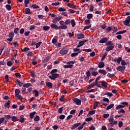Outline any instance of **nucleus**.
Returning a JSON list of instances; mask_svg holds the SVG:
<instances>
[{"label":"nucleus","instance_id":"obj_1","mask_svg":"<svg viewBox=\"0 0 130 130\" xmlns=\"http://www.w3.org/2000/svg\"><path fill=\"white\" fill-rule=\"evenodd\" d=\"M59 24L60 26H58L56 24H52L50 25V27L52 29H55V30H58V29H61V30H65L66 29H68V26L64 24V21H60Z\"/></svg>","mask_w":130,"mask_h":130},{"label":"nucleus","instance_id":"obj_2","mask_svg":"<svg viewBox=\"0 0 130 130\" xmlns=\"http://www.w3.org/2000/svg\"><path fill=\"white\" fill-rule=\"evenodd\" d=\"M106 45H107V47L106 49V50L107 51H110V50H112L114 48V44L111 41H108L106 43Z\"/></svg>","mask_w":130,"mask_h":130},{"label":"nucleus","instance_id":"obj_3","mask_svg":"<svg viewBox=\"0 0 130 130\" xmlns=\"http://www.w3.org/2000/svg\"><path fill=\"white\" fill-rule=\"evenodd\" d=\"M75 62H76V61H70L69 62H67V65H64L63 66V68L64 69H72V68L74 67V64H75Z\"/></svg>","mask_w":130,"mask_h":130},{"label":"nucleus","instance_id":"obj_4","mask_svg":"<svg viewBox=\"0 0 130 130\" xmlns=\"http://www.w3.org/2000/svg\"><path fill=\"white\" fill-rule=\"evenodd\" d=\"M20 89H16L15 90V97L18 99V100H22L23 99V97L21 94H20Z\"/></svg>","mask_w":130,"mask_h":130},{"label":"nucleus","instance_id":"obj_5","mask_svg":"<svg viewBox=\"0 0 130 130\" xmlns=\"http://www.w3.org/2000/svg\"><path fill=\"white\" fill-rule=\"evenodd\" d=\"M109 121L110 123L108 124V126H113L115 124H117V121L114 120L113 117H110Z\"/></svg>","mask_w":130,"mask_h":130},{"label":"nucleus","instance_id":"obj_6","mask_svg":"<svg viewBox=\"0 0 130 130\" xmlns=\"http://www.w3.org/2000/svg\"><path fill=\"white\" fill-rule=\"evenodd\" d=\"M49 79L51 80H55L57 78H59V74L57 73H51V75L49 76Z\"/></svg>","mask_w":130,"mask_h":130},{"label":"nucleus","instance_id":"obj_7","mask_svg":"<svg viewBox=\"0 0 130 130\" xmlns=\"http://www.w3.org/2000/svg\"><path fill=\"white\" fill-rule=\"evenodd\" d=\"M14 36H15V34L14 33V32L9 33V35L8 36V37H9V38L7 39V41H13V38H14Z\"/></svg>","mask_w":130,"mask_h":130},{"label":"nucleus","instance_id":"obj_8","mask_svg":"<svg viewBox=\"0 0 130 130\" xmlns=\"http://www.w3.org/2000/svg\"><path fill=\"white\" fill-rule=\"evenodd\" d=\"M124 70H125V67L124 66H119L116 67V70L119 71V72H121V73H123Z\"/></svg>","mask_w":130,"mask_h":130},{"label":"nucleus","instance_id":"obj_9","mask_svg":"<svg viewBox=\"0 0 130 130\" xmlns=\"http://www.w3.org/2000/svg\"><path fill=\"white\" fill-rule=\"evenodd\" d=\"M112 60L113 61H114V62H117L118 64H120V62L122 60V58L121 57H119L118 58L113 59Z\"/></svg>","mask_w":130,"mask_h":130},{"label":"nucleus","instance_id":"obj_10","mask_svg":"<svg viewBox=\"0 0 130 130\" xmlns=\"http://www.w3.org/2000/svg\"><path fill=\"white\" fill-rule=\"evenodd\" d=\"M59 53L62 55L67 54V53H68V49L67 48H63L60 50Z\"/></svg>","mask_w":130,"mask_h":130},{"label":"nucleus","instance_id":"obj_11","mask_svg":"<svg viewBox=\"0 0 130 130\" xmlns=\"http://www.w3.org/2000/svg\"><path fill=\"white\" fill-rule=\"evenodd\" d=\"M74 103H76V105H81V103H82V101L79 100V99H74L72 100Z\"/></svg>","mask_w":130,"mask_h":130},{"label":"nucleus","instance_id":"obj_12","mask_svg":"<svg viewBox=\"0 0 130 130\" xmlns=\"http://www.w3.org/2000/svg\"><path fill=\"white\" fill-rule=\"evenodd\" d=\"M130 23V16H128L125 21H123V24L125 26H128Z\"/></svg>","mask_w":130,"mask_h":130},{"label":"nucleus","instance_id":"obj_13","mask_svg":"<svg viewBox=\"0 0 130 130\" xmlns=\"http://www.w3.org/2000/svg\"><path fill=\"white\" fill-rule=\"evenodd\" d=\"M61 20V16H58L55 18V19L52 20V22L54 23V24L57 23V22H59Z\"/></svg>","mask_w":130,"mask_h":130},{"label":"nucleus","instance_id":"obj_14","mask_svg":"<svg viewBox=\"0 0 130 130\" xmlns=\"http://www.w3.org/2000/svg\"><path fill=\"white\" fill-rule=\"evenodd\" d=\"M81 124V123H76L75 124H74L72 125V126L71 127V129H75V128H77V127H78V126H80Z\"/></svg>","mask_w":130,"mask_h":130},{"label":"nucleus","instance_id":"obj_15","mask_svg":"<svg viewBox=\"0 0 130 130\" xmlns=\"http://www.w3.org/2000/svg\"><path fill=\"white\" fill-rule=\"evenodd\" d=\"M108 41V39L107 38H104L100 40V43H105Z\"/></svg>","mask_w":130,"mask_h":130},{"label":"nucleus","instance_id":"obj_16","mask_svg":"<svg viewBox=\"0 0 130 130\" xmlns=\"http://www.w3.org/2000/svg\"><path fill=\"white\" fill-rule=\"evenodd\" d=\"M122 108H124V105H118L116 106V110H120V109H122Z\"/></svg>","mask_w":130,"mask_h":130},{"label":"nucleus","instance_id":"obj_17","mask_svg":"<svg viewBox=\"0 0 130 130\" xmlns=\"http://www.w3.org/2000/svg\"><path fill=\"white\" fill-rule=\"evenodd\" d=\"M99 74H102V75H104L105 76L107 74V72L105 70H99Z\"/></svg>","mask_w":130,"mask_h":130},{"label":"nucleus","instance_id":"obj_18","mask_svg":"<svg viewBox=\"0 0 130 130\" xmlns=\"http://www.w3.org/2000/svg\"><path fill=\"white\" fill-rule=\"evenodd\" d=\"M104 67H105V64H104V62H100L98 64V68L99 69H103Z\"/></svg>","mask_w":130,"mask_h":130},{"label":"nucleus","instance_id":"obj_19","mask_svg":"<svg viewBox=\"0 0 130 130\" xmlns=\"http://www.w3.org/2000/svg\"><path fill=\"white\" fill-rule=\"evenodd\" d=\"M100 83H101L103 87H104V88H107V83L105 81H101Z\"/></svg>","mask_w":130,"mask_h":130},{"label":"nucleus","instance_id":"obj_20","mask_svg":"<svg viewBox=\"0 0 130 130\" xmlns=\"http://www.w3.org/2000/svg\"><path fill=\"white\" fill-rule=\"evenodd\" d=\"M32 93L35 94V97H38L39 96V92L36 89L32 90Z\"/></svg>","mask_w":130,"mask_h":130},{"label":"nucleus","instance_id":"obj_21","mask_svg":"<svg viewBox=\"0 0 130 130\" xmlns=\"http://www.w3.org/2000/svg\"><path fill=\"white\" fill-rule=\"evenodd\" d=\"M23 88H29V87H32L31 83H25L23 85Z\"/></svg>","mask_w":130,"mask_h":130},{"label":"nucleus","instance_id":"obj_22","mask_svg":"<svg viewBox=\"0 0 130 130\" xmlns=\"http://www.w3.org/2000/svg\"><path fill=\"white\" fill-rule=\"evenodd\" d=\"M11 119L12 121H14V122H16V121H19V119L15 116H12L11 117Z\"/></svg>","mask_w":130,"mask_h":130},{"label":"nucleus","instance_id":"obj_23","mask_svg":"<svg viewBox=\"0 0 130 130\" xmlns=\"http://www.w3.org/2000/svg\"><path fill=\"white\" fill-rule=\"evenodd\" d=\"M85 37V35L83 34H78L77 35V39H83Z\"/></svg>","mask_w":130,"mask_h":130},{"label":"nucleus","instance_id":"obj_24","mask_svg":"<svg viewBox=\"0 0 130 130\" xmlns=\"http://www.w3.org/2000/svg\"><path fill=\"white\" fill-rule=\"evenodd\" d=\"M86 124V122H83L82 124H80V126L78 127V129L81 130L82 129V128H84V126Z\"/></svg>","mask_w":130,"mask_h":130},{"label":"nucleus","instance_id":"obj_25","mask_svg":"<svg viewBox=\"0 0 130 130\" xmlns=\"http://www.w3.org/2000/svg\"><path fill=\"white\" fill-rule=\"evenodd\" d=\"M67 6L70 8V9H76V6L71 3H69Z\"/></svg>","mask_w":130,"mask_h":130},{"label":"nucleus","instance_id":"obj_26","mask_svg":"<svg viewBox=\"0 0 130 130\" xmlns=\"http://www.w3.org/2000/svg\"><path fill=\"white\" fill-rule=\"evenodd\" d=\"M19 121L21 123H23V122H24V121H25V118H24V116L23 115H21L20 117V118H19Z\"/></svg>","mask_w":130,"mask_h":130},{"label":"nucleus","instance_id":"obj_27","mask_svg":"<svg viewBox=\"0 0 130 130\" xmlns=\"http://www.w3.org/2000/svg\"><path fill=\"white\" fill-rule=\"evenodd\" d=\"M50 59V56H47L45 58V59L43 60V63H45V62H47Z\"/></svg>","mask_w":130,"mask_h":130},{"label":"nucleus","instance_id":"obj_28","mask_svg":"<svg viewBox=\"0 0 130 130\" xmlns=\"http://www.w3.org/2000/svg\"><path fill=\"white\" fill-rule=\"evenodd\" d=\"M36 112H32L31 113H30L29 114V118H31V119H32V118H33L34 117V115H35V114H36Z\"/></svg>","mask_w":130,"mask_h":130},{"label":"nucleus","instance_id":"obj_29","mask_svg":"<svg viewBox=\"0 0 130 130\" xmlns=\"http://www.w3.org/2000/svg\"><path fill=\"white\" fill-rule=\"evenodd\" d=\"M71 19H66L65 22H64V25H69L71 24Z\"/></svg>","mask_w":130,"mask_h":130},{"label":"nucleus","instance_id":"obj_30","mask_svg":"<svg viewBox=\"0 0 130 130\" xmlns=\"http://www.w3.org/2000/svg\"><path fill=\"white\" fill-rule=\"evenodd\" d=\"M114 106V104H111L110 105H109L107 108H106V110H109V109H111V108H113V107Z\"/></svg>","mask_w":130,"mask_h":130},{"label":"nucleus","instance_id":"obj_31","mask_svg":"<svg viewBox=\"0 0 130 130\" xmlns=\"http://www.w3.org/2000/svg\"><path fill=\"white\" fill-rule=\"evenodd\" d=\"M98 104H99V102H95L93 104V109H96L98 107Z\"/></svg>","mask_w":130,"mask_h":130},{"label":"nucleus","instance_id":"obj_32","mask_svg":"<svg viewBox=\"0 0 130 130\" xmlns=\"http://www.w3.org/2000/svg\"><path fill=\"white\" fill-rule=\"evenodd\" d=\"M10 101H8V102H7L6 103H5V104L4 105L5 107H6V108H10Z\"/></svg>","mask_w":130,"mask_h":130},{"label":"nucleus","instance_id":"obj_33","mask_svg":"<svg viewBox=\"0 0 130 130\" xmlns=\"http://www.w3.org/2000/svg\"><path fill=\"white\" fill-rule=\"evenodd\" d=\"M46 86H47V87H48V88H52V87H53L52 83H51V82H47V83H46Z\"/></svg>","mask_w":130,"mask_h":130},{"label":"nucleus","instance_id":"obj_34","mask_svg":"<svg viewBox=\"0 0 130 130\" xmlns=\"http://www.w3.org/2000/svg\"><path fill=\"white\" fill-rule=\"evenodd\" d=\"M81 51H80L78 53H77V52L73 53L71 54L72 57H75V56H77V55H78V54H79V53H80V52H81Z\"/></svg>","mask_w":130,"mask_h":130},{"label":"nucleus","instance_id":"obj_35","mask_svg":"<svg viewBox=\"0 0 130 130\" xmlns=\"http://www.w3.org/2000/svg\"><path fill=\"white\" fill-rule=\"evenodd\" d=\"M25 14H28L31 13V10L29 8H26L25 10Z\"/></svg>","mask_w":130,"mask_h":130},{"label":"nucleus","instance_id":"obj_36","mask_svg":"<svg viewBox=\"0 0 130 130\" xmlns=\"http://www.w3.org/2000/svg\"><path fill=\"white\" fill-rule=\"evenodd\" d=\"M71 23L72 27H74L75 26H76V22L75 21L74 19L71 20Z\"/></svg>","mask_w":130,"mask_h":130},{"label":"nucleus","instance_id":"obj_37","mask_svg":"<svg viewBox=\"0 0 130 130\" xmlns=\"http://www.w3.org/2000/svg\"><path fill=\"white\" fill-rule=\"evenodd\" d=\"M105 95H107V96H109V97H112V96H113V94L109 92H107L105 93Z\"/></svg>","mask_w":130,"mask_h":130},{"label":"nucleus","instance_id":"obj_38","mask_svg":"<svg viewBox=\"0 0 130 130\" xmlns=\"http://www.w3.org/2000/svg\"><path fill=\"white\" fill-rule=\"evenodd\" d=\"M40 120V117L39 116L37 115L35 118H34V121H39Z\"/></svg>","mask_w":130,"mask_h":130},{"label":"nucleus","instance_id":"obj_39","mask_svg":"<svg viewBox=\"0 0 130 130\" xmlns=\"http://www.w3.org/2000/svg\"><path fill=\"white\" fill-rule=\"evenodd\" d=\"M93 18V14H88L87 15V19H88V20H90V19H92Z\"/></svg>","mask_w":130,"mask_h":130},{"label":"nucleus","instance_id":"obj_40","mask_svg":"<svg viewBox=\"0 0 130 130\" xmlns=\"http://www.w3.org/2000/svg\"><path fill=\"white\" fill-rule=\"evenodd\" d=\"M58 11H59V12H65V11H67V9L66 8L60 7L58 8Z\"/></svg>","mask_w":130,"mask_h":130},{"label":"nucleus","instance_id":"obj_41","mask_svg":"<svg viewBox=\"0 0 130 130\" xmlns=\"http://www.w3.org/2000/svg\"><path fill=\"white\" fill-rule=\"evenodd\" d=\"M6 8L7 9V10H8V11L12 10V7L10 5H6Z\"/></svg>","mask_w":130,"mask_h":130},{"label":"nucleus","instance_id":"obj_42","mask_svg":"<svg viewBox=\"0 0 130 130\" xmlns=\"http://www.w3.org/2000/svg\"><path fill=\"white\" fill-rule=\"evenodd\" d=\"M50 28V27L48 26H44L43 27V30H44V31H47V30H49V29Z\"/></svg>","mask_w":130,"mask_h":130},{"label":"nucleus","instance_id":"obj_43","mask_svg":"<svg viewBox=\"0 0 130 130\" xmlns=\"http://www.w3.org/2000/svg\"><path fill=\"white\" fill-rule=\"evenodd\" d=\"M126 32V30H122V31H118L116 33V35H118L119 34H124V33H125Z\"/></svg>","mask_w":130,"mask_h":130},{"label":"nucleus","instance_id":"obj_44","mask_svg":"<svg viewBox=\"0 0 130 130\" xmlns=\"http://www.w3.org/2000/svg\"><path fill=\"white\" fill-rule=\"evenodd\" d=\"M107 76L109 78H113V77H114V76H115V75H114V74L108 73Z\"/></svg>","mask_w":130,"mask_h":130},{"label":"nucleus","instance_id":"obj_45","mask_svg":"<svg viewBox=\"0 0 130 130\" xmlns=\"http://www.w3.org/2000/svg\"><path fill=\"white\" fill-rule=\"evenodd\" d=\"M33 55H34V53H33L32 52H29L27 54V56L28 58H30V57H31V56H33Z\"/></svg>","mask_w":130,"mask_h":130},{"label":"nucleus","instance_id":"obj_46","mask_svg":"<svg viewBox=\"0 0 130 130\" xmlns=\"http://www.w3.org/2000/svg\"><path fill=\"white\" fill-rule=\"evenodd\" d=\"M31 8H32L33 9H39V6L38 5L34 4L31 6Z\"/></svg>","mask_w":130,"mask_h":130},{"label":"nucleus","instance_id":"obj_47","mask_svg":"<svg viewBox=\"0 0 130 130\" xmlns=\"http://www.w3.org/2000/svg\"><path fill=\"white\" fill-rule=\"evenodd\" d=\"M20 29H19V28H15L14 29V33H15V34H18V33H19V30Z\"/></svg>","mask_w":130,"mask_h":130},{"label":"nucleus","instance_id":"obj_48","mask_svg":"<svg viewBox=\"0 0 130 130\" xmlns=\"http://www.w3.org/2000/svg\"><path fill=\"white\" fill-rule=\"evenodd\" d=\"M118 113H125V111L123 109H121L120 110L118 111Z\"/></svg>","mask_w":130,"mask_h":130},{"label":"nucleus","instance_id":"obj_49","mask_svg":"<svg viewBox=\"0 0 130 130\" xmlns=\"http://www.w3.org/2000/svg\"><path fill=\"white\" fill-rule=\"evenodd\" d=\"M107 55V53L106 52L104 54H103V57H102L101 60L103 61L104 59H105V57H106V56Z\"/></svg>","mask_w":130,"mask_h":130},{"label":"nucleus","instance_id":"obj_50","mask_svg":"<svg viewBox=\"0 0 130 130\" xmlns=\"http://www.w3.org/2000/svg\"><path fill=\"white\" fill-rule=\"evenodd\" d=\"M41 43H42V42L37 43L36 45V48H38L40 46V45H41Z\"/></svg>","mask_w":130,"mask_h":130},{"label":"nucleus","instance_id":"obj_51","mask_svg":"<svg viewBox=\"0 0 130 130\" xmlns=\"http://www.w3.org/2000/svg\"><path fill=\"white\" fill-rule=\"evenodd\" d=\"M56 42H57V39L53 38L52 40V43H53V44H55Z\"/></svg>","mask_w":130,"mask_h":130},{"label":"nucleus","instance_id":"obj_52","mask_svg":"<svg viewBox=\"0 0 130 130\" xmlns=\"http://www.w3.org/2000/svg\"><path fill=\"white\" fill-rule=\"evenodd\" d=\"M60 101H61V102H63V101H64L65 99H64V95H61V98L59 99Z\"/></svg>","mask_w":130,"mask_h":130},{"label":"nucleus","instance_id":"obj_53","mask_svg":"<svg viewBox=\"0 0 130 130\" xmlns=\"http://www.w3.org/2000/svg\"><path fill=\"white\" fill-rule=\"evenodd\" d=\"M97 84H95V82L91 83L89 85V88H93L94 86H96Z\"/></svg>","mask_w":130,"mask_h":130},{"label":"nucleus","instance_id":"obj_54","mask_svg":"<svg viewBox=\"0 0 130 130\" xmlns=\"http://www.w3.org/2000/svg\"><path fill=\"white\" fill-rule=\"evenodd\" d=\"M98 75V73L97 72L93 71L92 72V76L93 77H96Z\"/></svg>","mask_w":130,"mask_h":130},{"label":"nucleus","instance_id":"obj_55","mask_svg":"<svg viewBox=\"0 0 130 130\" xmlns=\"http://www.w3.org/2000/svg\"><path fill=\"white\" fill-rule=\"evenodd\" d=\"M89 11H90V12H93L94 11V6H93V5H90V6Z\"/></svg>","mask_w":130,"mask_h":130},{"label":"nucleus","instance_id":"obj_56","mask_svg":"<svg viewBox=\"0 0 130 130\" xmlns=\"http://www.w3.org/2000/svg\"><path fill=\"white\" fill-rule=\"evenodd\" d=\"M17 83L18 85L19 86V87H22V85H23V83H22L21 82H20V80H17Z\"/></svg>","mask_w":130,"mask_h":130},{"label":"nucleus","instance_id":"obj_57","mask_svg":"<svg viewBox=\"0 0 130 130\" xmlns=\"http://www.w3.org/2000/svg\"><path fill=\"white\" fill-rule=\"evenodd\" d=\"M56 73H57V69H53L51 72V74H56Z\"/></svg>","mask_w":130,"mask_h":130},{"label":"nucleus","instance_id":"obj_58","mask_svg":"<svg viewBox=\"0 0 130 130\" xmlns=\"http://www.w3.org/2000/svg\"><path fill=\"white\" fill-rule=\"evenodd\" d=\"M121 63L123 67H124V66H125L126 64V62H125V61H124V60H121Z\"/></svg>","mask_w":130,"mask_h":130},{"label":"nucleus","instance_id":"obj_59","mask_svg":"<svg viewBox=\"0 0 130 130\" xmlns=\"http://www.w3.org/2000/svg\"><path fill=\"white\" fill-rule=\"evenodd\" d=\"M28 50H30V49L28 47H25L23 49H22V51H28Z\"/></svg>","mask_w":130,"mask_h":130},{"label":"nucleus","instance_id":"obj_60","mask_svg":"<svg viewBox=\"0 0 130 130\" xmlns=\"http://www.w3.org/2000/svg\"><path fill=\"white\" fill-rule=\"evenodd\" d=\"M96 111L95 110H92L89 112V114H90L91 115H93L94 113H95Z\"/></svg>","mask_w":130,"mask_h":130},{"label":"nucleus","instance_id":"obj_61","mask_svg":"<svg viewBox=\"0 0 130 130\" xmlns=\"http://www.w3.org/2000/svg\"><path fill=\"white\" fill-rule=\"evenodd\" d=\"M92 120H93V118L92 117H89L85 119V121H91Z\"/></svg>","mask_w":130,"mask_h":130},{"label":"nucleus","instance_id":"obj_62","mask_svg":"<svg viewBox=\"0 0 130 130\" xmlns=\"http://www.w3.org/2000/svg\"><path fill=\"white\" fill-rule=\"evenodd\" d=\"M103 117H104V118H108V117H109V114H104Z\"/></svg>","mask_w":130,"mask_h":130},{"label":"nucleus","instance_id":"obj_63","mask_svg":"<svg viewBox=\"0 0 130 130\" xmlns=\"http://www.w3.org/2000/svg\"><path fill=\"white\" fill-rule=\"evenodd\" d=\"M35 28H36V27L34 25H31L29 27V30L30 31H32V30H34V29H35Z\"/></svg>","mask_w":130,"mask_h":130},{"label":"nucleus","instance_id":"obj_64","mask_svg":"<svg viewBox=\"0 0 130 130\" xmlns=\"http://www.w3.org/2000/svg\"><path fill=\"white\" fill-rule=\"evenodd\" d=\"M59 2H56L52 3V6H59Z\"/></svg>","mask_w":130,"mask_h":130}]
</instances>
